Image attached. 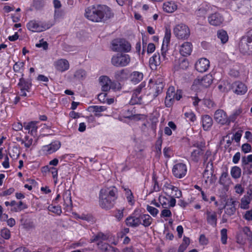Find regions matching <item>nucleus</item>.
<instances>
[{"mask_svg": "<svg viewBox=\"0 0 252 252\" xmlns=\"http://www.w3.org/2000/svg\"><path fill=\"white\" fill-rule=\"evenodd\" d=\"M85 17L96 23L104 22L113 16L111 9L105 5H92L85 9Z\"/></svg>", "mask_w": 252, "mask_h": 252, "instance_id": "nucleus-1", "label": "nucleus"}, {"mask_svg": "<svg viewBox=\"0 0 252 252\" xmlns=\"http://www.w3.org/2000/svg\"><path fill=\"white\" fill-rule=\"evenodd\" d=\"M117 189L113 186L102 189L99 194V206L105 209L111 208L117 198Z\"/></svg>", "mask_w": 252, "mask_h": 252, "instance_id": "nucleus-2", "label": "nucleus"}, {"mask_svg": "<svg viewBox=\"0 0 252 252\" xmlns=\"http://www.w3.org/2000/svg\"><path fill=\"white\" fill-rule=\"evenodd\" d=\"M108 236L101 232L98 233L96 235L92 237L90 239L91 243L96 242L98 248L102 251L107 252H120L119 250L112 247L107 243H103V241L106 240Z\"/></svg>", "mask_w": 252, "mask_h": 252, "instance_id": "nucleus-3", "label": "nucleus"}, {"mask_svg": "<svg viewBox=\"0 0 252 252\" xmlns=\"http://www.w3.org/2000/svg\"><path fill=\"white\" fill-rule=\"evenodd\" d=\"M54 25V23L50 21L42 22L33 20L27 24V28L32 32H40L50 29Z\"/></svg>", "mask_w": 252, "mask_h": 252, "instance_id": "nucleus-4", "label": "nucleus"}, {"mask_svg": "<svg viewBox=\"0 0 252 252\" xmlns=\"http://www.w3.org/2000/svg\"><path fill=\"white\" fill-rule=\"evenodd\" d=\"M171 31L167 29H166L164 36L163 39L162 44L160 50V53H159L160 60L162 63H165L169 60L168 51L169 50L168 45L170 41Z\"/></svg>", "mask_w": 252, "mask_h": 252, "instance_id": "nucleus-5", "label": "nucleus"}, {"mask_svg": "<svg viewBox=\"0 0 252 252\" xmlns=\"http://www.w3.org/2000/svg\"><path fill=\"white\" fill-rule=\"evenodd\" d=\"M213 77L210 74H207L201 78L195 79L191 86L192 90L198 92L203 89L208 88L212 84Z\"/></svg>", "mask_w": 252, "mask_h": 252, "instance_id": "nucleus-6", "label": "nucleus"}, {"mask_svg": "<svg viewBox=\"0 0 252 252\" xmlns=\"http://www.w3.org/2000/svg\"><path fill=\"white\" fill-rule=\"evenodd\" d=\"M111 49L114 52L127 53L131 50L130 44L123 38H116L111 43Z\"/></svg>", "mask_w": 252, "mask_h": 252, "instance_id": "nucleus-7", "label": "nucleus"}, {"mask_svg": "<svg viewBox=\"0 0 252 252\" xmlns=\"http://www.w3.org/2000/svg\"><path fill=\"white\" fill-rule=\"evenodd\" d=\"M131 58L128 54L117 53L113 55L111 59L112 64L116 67H125L128 65Z\"/></svg>", "mask_w": 252, "mask_h": 252, "instance_id": "nucleus-8", "label": "nucleus"}, {"mask_svg": "<svg viewBox=\"0 0 252 252\" xmlns=\"http://www.w3.org/2000/svg\"><path fill=\"white\" fill-rule=\"evenodd\" d=\"M238 47L240 52L244 55L252 54V38L249 36H243L240 39Z\"/></svg>", "mask_w": 252, "mask_h": 252, "instance_id": "nucleus-9", "label": "nucleus"}, {"mask_svg": "<svg viewBox=\"0 0 252 252\" xmlns=\"http://www.w3.org/2000/svg\"><path fill=\"white\" fill-rule=\"evenodd\" d=\"M174 33L178 39H187L190 35V31L187 26L183 24L176 25L174 28Z\"/></svg>", "mask_w": 252, "mask_h": 252, "instance_id": "nucleus-10", "label": "nucleus"}, {"mask_svg": "<svg viewBox=\"0 0 252 252\" xmlns=\"http://www.w3.org/2000/svg\"><path fill=\"white\" fill-rule=\"evenodd\" d=\"M187 165L183 162L175 163L172 169V173L174 177L178 179L184 177L187 174Z\"/></svg>", "mask_w": 252, "mask_h": 252, "instance_id": "nucleus-11", "label": "nucleus"}, {"mask_svg": "<svg viewBox=\"0 0 252 252\" xmlns=\"http://www.w3.org/2000/svg\"><path fill=\"white\" fill-rule=\"evenodd\" d=\"M214 118L218 124L221 125H228L230 123L226 113L222 109H218L215 111Z\"/></svg>", "mask_w": 252, "mask_h": 252, "instance_id": "nucleus-12", "label": "nucleus"}, {"mask_svg": "<svg viewBox=\"0 0 252 252\" xmlns=\"http://www.w3.org/2000/svg\"><path fill=\"white\" fill-rule=\"evenodd\" d=\"M61 146V144L60 141H54L49 144L43 146L41 148V151L45 155H51L58 151Z\"/></svg>", "mask_w": 252, "mask_h": 252, "instance_id": "nucleus-13", "label": "nucleus"}, {"mask_svg": "<svg viewBox=\"0 0 252 252\" xmlns=\"http://www.w3.org/2000/svg\"><path fill=\"white\" fill-rule=\"evenodd\" d=\"M192 45L190 42H184L179 43L178 46V50L180 55L183 57L189 56L192 51Z\"/></svg>", "mask_w": 252, "mask_h": 252, "instance_id": "nucleus-14", "label": "nucleus"}, {"mask_svg": "<svg viewBox=\"0 0 252 252\" xmlns=\"http://www.w3.org/2000/svg\"><path fill=\"white\" fill-rule=\"evenodd\" d=\"M137 211L134 212L129 217H128L126 220V224L129 227H136L140 225V215L137 213Z\"/></svg>", "mask_w": 252, "mask_h": 252, "instance_id": "nucleus-15", "label": "nucleus"}, {"mask_svg": "<svg viewBox=\"0 0 252 252\" xmlns=\"http://www.w3.org/2000/svg\"><path fill=\"white\" fill-rule=\"evenodd\" d=\"M208 23L213 26H220L224 21L223 16L219 12L210 14L208 17Z\"/></svg>", "mask_w": 252, "mask_h": 252, "instance_id": "nucleus-16", "label": "nucleus"}, {"mask_svg": "<svg viewBox=\"0 0 252 252\" xmlns=\"http://www.w3.org/2000/svg\"><path fill=\"white\" fill-rule=\"evenodd\" d=\"M124 118L138 120L141 119V115L140 114H134L132 111L129 109H123L120 112L118 119L121 121H123Z\"/></svg>", "mask_w": 252, "mask_h": 252, "instance_id": "nucleus-17", "label": "nucleus"}, {"mask_svg": "<svg viewBox=\"0 0 252 252\" xmlns=\"http://www.w3.org/2000/svg\"><path fill=\"white\" fill-rule=\"evenodd\" d=\"M158 201L163 208L173 207L176 203V199L173 197L170 196L169 198H167L164 195L159 196Z\"/></svg>", "mask_w": 252, "mask_h": 252, "instance_id": "nucleus-18", "label": "nucleus"}, {"mask_svg": "<svg viewBox=\"0 0 252 252\" xmlns=\"http://www.w3.org/2000/svg\"><path fill=\"white\" fill-rule=\"evenodd\" d=\"M210 66L209 61L205 58H200L197 60L195 64L196 70L199 72L206 71Z\"/></svg>", "mask_w": 252, "mask_h": 252, "instance_id": "nucleus-19", "label": "nucleus"}, {"mask_svg": "<svg viewBox=\"0 0 252 252\" xmlns=\"http://www.w3.org/2000/svg\"><path fill=\"white\" fill-rule=\"evenodd\" d=\"M143 87L144 86L141 84L133 91L132 96L129 102L131 105H135L141 103L142 98L141 95L140 94Z\"/></svg>", "mask_w": 252, "mask_h": 252, "instance_id": "nucleus-20", "label": "nucleus"}, {"mask_svg": "<svg viewBox=\"0 0 252 252\" xmlns=\"http://www.w3.org/2000/svg\"><path fill=\"white\" fill-rule=\"evenodd\" d=\"M54 65L56 70L60 72H64L69 68V63L68 61L64 59H60L56 61Z\"/></svg>", "mask_w": 252, "mask_h": 252, "instance_id": "nucleus-21", "label": "nucleus"}, {"mask_svg": "<svg viewBox=\"0 0 252 252\" xmlns=\"http://www.w3.org/2000/svg\"><path fill=\"white\" fill-rule=\"evenodd\" d=\"M175 95L174 87L173 86L169 87L166 92V96L165 99V104L166 107H170L172 105L174 101Z\"/></svg>", "mask_w": 252, "mask_h": 252, "instance_id": "nucleus-22", "label": "nucleus"}, {"mask_svg": "<svg viewBox=\"0 0 252 252\" xmlns=\"http://www.w3.org/2000/svg\"><path fill=\"white\" fill-rule=\"evenodd\" d=\"M194 147L196 148L191 153V158L192 160L195 162L198 161L200 157L203 154V150L201 145L197 143L194 145Z\"/></svg>", "mask_w": 252, "mask_h": 252, "instance_id": "nucleus-23", "label": "nucleus"}, {"mask_svg": "<svg viewBox=\"0 0 252 252\" xmlns=\"http://www.w3.org/2000/svg\"><path fill=\"white\" fill-rule=\"evenodd\" d=\"M37 124L38 122L35 121L25 123L24 124V127L25 129L28 131L29 133L34 136L37 135V129L38 128Z\"/></svg>", "mask_w": 252, "mask_h": 252, "instance_id": "nucleus-24", "label": "nucleus"}, {"mask_svg": "<svg viewBox=\"0 0 252 252\" xmlns=\"http://www.w3.org/2000/svg\"><path fill=\"white\" fill-rule=\"evenodd\" d=\"M189 62L187 59L180 58L178 60H176L174 63V67L176 70L180 69H186L189 66Z\"/></svg>", "mask_w": 252, "mask_h": 252, "instance_id": "nucleus-25", "label": "nucleus"}, {"mask_svg": "<svg viewBox=\"0 0 252 252\" xmlns=\"http://www.w3.org/2000/svg\"><path fill=\"white\" fill-rule=\"evenodd\" d=\"M211 6L208 3H203L195 11V14L199 17H204L206 14L210 11Z\"/></svg>", "mask_w": 252, "mask_h": 252, "instance_id": "nucleus-26", "label": "nucleus"}, {"mask_svg": "<svg viewBox=\"0 0 252 252\" xmlns=\"http://www.w3.org/2000/svg\"><path fill=\"white\" fill-rule=\"evenodd\" d=\"M99 81L103 91L107 92L110 89L111 80L108 76H101L99 78Z\"/></svg>", "mask_w": 252, "mask_h": 252, "instance_id": "nucleus-27", "label": "nucleus"}, {"mask_svg": "<svg viewBox=\"0 0 252 252\" xmlns=\"http://www.w3.org/2000/svg\"><path fill=\"white\" fill-rule=\"evenodd\" d=\"M149 64L151 68L153 70H156L158 66L160 64H162L160 60L158 53H155L150 58Z\"/></svg>", "mask_w": 252, "mask_h": 252, "instance_id": "nucleus-28", "label": "nucleus"}, {"mask_svg": "<svg viewBox=\"0 0 252 252\" xmlns=\"http://www.w3.org/2000/svg\"><path fill=\"white\" fill-rule=\"evenodd\" d=\"M234 92L239 95H243L247 91V87L242 82H236L234 84Z\"/></svg>", "mask_w": 252, "mask_h": 252, "instance_id": "nucleus-29", "label": "nucleus"}, {"mask_svg": "<svg viewBox=\"0 0 252 252\" xmlns=\"http://www.w3.org/2000/svg\"><path fill=\"white\" fill-rule=\"evenodd\" d=\"M163 10L167 13H172L177 9V5L174 1L165 2L163 4Z\"/></svg>", "mask_w": 252, "mask_h": 252, "instance_id": "nucleus-30", "label": "nucleus"}, {"mask_svg": "<svg viewBox=\"0 0 252 252\" xmlns=\"http://www.w3.org/2000/svg\"><path fill=\"white\" fill-rule=\"evenodd\" d=\"M207 215V221L210 225L215 226L217 224V214L215 212L207 211L206 213Z\"/></svg>", "mask_w": 252, "mask_h": 252, "instance_id": "nucleus-31", "label": "nucleus"}, {"mask_svg": "<svg viewBox=\"0 0 252 252\" xmlns=\"http://www.w3.org/2000/svg\"><path fill=\"white\" fill-rule=\"evenodd\" d=\"M140 224L143 225L145 227L150 226L153 221V219L148 214H140Z\"/></svg>", "mask_w": 252, "mask_h": 252, "instance_id": "nucleus-32", "label": "nucleus"}, {"mask_svg": "<svg viewBox=\"0 0 252 252\" xmlns=\"http://www.w3.org/2000/svg\"><path fill=\"white\" fill-rule=\"evenodd\" d=\"M143 78V74L139 71H135L130 75V81L134 84H137Z\"/></svg>", "mask_w": 252, "mask_h": 252, "instance_id": "nucleus-33", "label": "nucleus"}, {"mask_svg": "<svg viewBox=\"0 0 252 252\" xmlns=\"http://www.w3.org/2000/svg\"><path fill=\"white\" fill-rule=\"evenodd\" d=\"M202 126L205 130H209L213 125V120L209 115H204L202 118Z\"/></svg>", "mask_w": 252, "mask_h": 252, "instance_id": "nucleus-34", "label": "nucleus"}, {"mask_svg": "<svg viewBox=\"0 0 252 252\" xmlns=\"http://www.w3.org/2000/svg\"><path fill=\"white\" fill-rule=\"evenodd\" d=\"M123 189L125 191V195L128 204L130 205H134L135 199L132 191L128 188L124 187Z\"/></svg>", "mask_w": 252, "mask_h": 252, "instance_id": "nucleus-35", "label": "nucleus"}, {"mask_svg": "<svg viewBox=\"0 0 252 252\" xmlns=\"http://www.w3.org/2000/svg\"><path fill=\"white\" fill-rule=\"evenodd\" d=\"M241 169L237 166H233L230 170V174L231 177L234 179H237L241 177Z\"/></svg>", "mask_w": 252, "mask_h": 252, "instance_id": "nucleus-36", "label": "nucleus"}, {"mask_svg": "<svg viewBox=\"0 0 252 252\" xmlns=\"http://www.w3.org/2000/svg\"><path fill=\"white\" fill-rule=\"evenodd\" d=\"M231 180L228 176L227 172H223L219 179V183L223 186H225L230 182Z\"/></svg>", "mask_w": 252, "mask_h": 252, "instance_id": "nucleus-37", "label": "nucleus"}, {"mask_svg": "<svg viewBox=\"0 0 252 252\" xmlns=\"http://www.w3.org/2000/svg\"><path fill=\"white\" fill-rule=\"evenodd\" d=\"M251 202V198L249 196L244 195L241 199L240 207L242 209H248L249 208V204Z\"/></svg>", "mask_w": 252, "mask_h": 252, "instance_id": "nucleus-38", "label": "nucleus"}, {"mask_svg": "<svg viewBox=\"0 0 252 252\" xmlns=\"http://www.w3.org/2000/svg\"><path fill=\"white\" fill-rule=\"evenodd\" d=\"M90 109H91V111L95 113V115L96 117H100L101 115L99 114V113L105 111L107 108L104 106L94 105L90 106Z\"/></svg>", "mask_w": 252, "mask_h": 252, "instance_id": "nucleus-39", "label": "nucleus"}, {"mask_svg": "<svg viewBox=\"0 0 252 252\" xmlns=\"http://www.w3.org/2000/svg\"><path fill=\"white\" fill-rule=\"evenodd\" d=\"M176 129V126L175 123L172 121H170L168 123V126H166L164 128V132L166 135L170 136L172 133V129L173 130H175Z\"/></svg>", "mask_w": 252, "mask_h": 252, "instance_id": "nucleus-40", "label": "nucleus"}, {"mask_svg": "<svg viewBox=\"0 0 252 252\" xmlns=\"http://www.w3.org/2000/svg\"><path fill=\"white\" fill-rule=\"evenodd\" d=\"M218 37L221 40L222 43H225L228 39V36L226 31L221 30L218 31Z\"/></svg>", "mask_w": 252, "mask_h": 252, "instance_id": "nucleus-41", "label": "nucleus"}, {"mask_svg": "<svg viewBox=\"0 0 252 252\" xmlns=\"http://www.w3.org/2000/svg\"><path fill=\"white\" fill-rule=\"evenodd\" d=\"M63 199L64 200V205L67 207L70 206L72 205V200L70 192L69 191H65L63 194Z\"/></svg>", "mask_w": 252, "mask_h": 252, "instance_id": "nucleus-42", "label": "nucleus"}, {"mask_svg": "<svg viewBox=\"0 0 252 252\" xmlns=\"http://www.w3.org/2000/svg\"><path fill=\"white\" fill-rule=\"evenodd\" d=\"M26 208V205L24 204L23 202L20 201L18 203H17L16 205L14 206V207L11 208V211L13 212H19Z\"/></svg>", "mask_w": 252, "mask_h": 252, "instance_id": "nucleus-43", "label": "nucleus"}, {"mask_svg": "<svg viewBox=\"0 0 252 252\" xmlns=\"http://www.w3.org/2000/svg\"><path fill=\"white\" fill-rule=\"evenodd\" d=\"M48 210L57 215H60L62 213L61 207L60 206L50 205L48 207Z\"/></svg>", "mask_w": 252, "mask_h": 252, "instance_id": "nucleus-44", "label": "nucleus"}, {"mask_svg": "<svg viewBox=\"0 0 252 252\" xmlns=\"http://www.w3.org/2000/svg\"><path fill=\"white\" fill-rule=\"evenodd\" d=\"M126 72L124 69L118 70L115 73V78L119 80H124L126 78Z\"/></svg>", "mask_w": 252, "mask_h": 252, "instance_id": "nucleus-45", "label": "nucleus"}, {"mask_svg": "<svg viewBox=\"0 0 252 252\" xmlns=\"http://www.w3.org/2000/svg\"><path fill=\"white\" fill-rule=\"evenodd\" d=\"M18 85L20 87V89L29 90L31 87V84L23 78L20 79Z\"/></svg>", "mask_w": 252, "mask_h": 252, "instance_id": "nucleus-46", "label": "nucleus"}, {"mask_svg": "<svg viewBox=\"0 0 252 252\" xmlns=\"http://www.w3.org/2000/svg\"><path fill=\"white\" fill-rule=\"evenodd\" d=\"M33 139L29 136H25L24 138L21 140V143L24 144L27 148H30L32 144Z\"/></svg>", "mask_w": 252, "mask_h": 252, "instance_id": "nucleus-47", "label": "nucleus"}, {"mask_svg": "<svg viewBox=\"0 0 252 252\" xmlns=\"http://www.w3.org/2000/svg\"><path fill=\"white\" fill-rule=\"evenodd\" d=\"M184 115L185 118L188 121L194 122L196 120V116L191 111L185 112Z\"/></svg>", "mask_w": 252, "mask_h": 252, "instance_id": "nucleus-48", "label": "nucleus"}, {"mask_svg": "<svg viewBox=\"0 0 252 252\" xmlns=\"http://www.w3.org/2000/svg\"><path fill=\"white\" fill-rule=\"evenodd\" d=\"M24 63L22 62H18L13 65V70L16 72H21L23 70Z\"/></svg>", "mask_w": 252, "mask_h": 252, "instance_id": "nucleus-49", "label": "nucleus"}, {"mask_svg": "<svg viewBox=\"0 0 252 252\" xmlns=\"http://www.w3.org/2000/svg\"><path fill=\"white\" fill-rule=\"evenodd\" d=\"M86 76V71L83 69H80L76 71L74 74V76L79 80H82L85 78Z\"/></svg>", "mask_w": 252, "mask_h": 252, "instance_id": "nucleus-50", "label": "nucleus"}, {"mask_svg": "<svg viewBox=\"0 0 252 252\" xmlns=\"http://www.w3.org/2000/svg\"><path fill=\"white\" fill-rule=\"evenodd\" d=\"M146 209L147 211L154 217H156L159 212L157 208L149 205L147 206Z\"/></svg>", "mask_w": 252, "mask_h": 252, "instance_id": "nucleus-51", "label": "nucleus"}, {"mask_svg": "<svg viewBox=\"0 0 252 252\" xmlns=\"http://www.w3.org/2000/svg\"><path fill=\"white\" fill-rule=\"evenodd\" d=\"M221 241L223 244H226L227 243V229L223 228L220 231Z\"/></svg>", "mask_w": 252, "mask_h": 252, "instance_id": "nucleus-52", "label": "nucleus"}, {"mask_svg": "<svg viewBox=\"0 0 252 252\" xmlns=\"http://www.w3.org/2000/svg\"><path fill=\"white\" fill-rule=\"evenodd\" d=\"M236 212V207L234 206H226L225 209V213L231 216L235 214Z\"/></svg>", "mask_w": 252, "mask_h": 252, "instance_id": "nucleus-53", "label": "nucleus"}, {"mask_svg": "<svg viewBox=\"0 0 252 252\" xmlns=\"http://www.w3.org/2000/svg\"><path fill=\"white\" fill-rule=\"evenodd\" d=\"M175 188L176 187L171 185L169 182H165L164 184L163 189L166 191V192L168 193L169 190L173 191Z\"/></svg>", "mask_w": 252, "mask_h": 252, "instance_id": "nucleus-54", "label": "nucleus"}, {"mask_svg": "<svg viewBox=\"0 0 252 252\" xmlns=\"http://www.w3.org/2000/svg\"><path fill=\"white\" fill-rule=\"evenodd\" d=\"M35 46L37 48H42L44 50H46L48 49V44L43 39L39 40V42L36 43Z\"/></svg>", "mask_w": 252, "mask_h": 252, "instance_id": "nucleus-55", "label": "nucleus"}, {"mask_svg": "<svg viewBox=\"0 0 252 252\" xmlns=\"http://www.w3.org/2000/svg\"><path fill=\"white\" fill-rule=\"evenodd\" d=\"M164 87L163 83L161 82H159L158 83H157L154 86V89L156 90V93L158 94L160 93Z\"/></svg>", "mask_w": 252, "mask_h": 252, "instance_id": "nucleus-56", "label": "nucleus"}, {"mask_svg": "<svg viewBox=\"0 0 252 252\" xmlns=\"http://www.w3.org/2000/svg\"><path fill=\"white\" fill-rule=\"evenodd\" d=\"M1 236L5 239H9L11 236L10 230L7 228L2 229L1 231Z\"/></svg>", "mask_w": 252, "mask_h": 252, "instance_id": "nucleus-57", "label": "nucleus"}, {"mask_svg": "<svg viewBox=\"0 0 252 252\" xmlns=\"http://www.w3.org/2000/svg\"><path fill=\"white\" fill-rule=\"evenodd\" d=\"M172 216V213L168 208H164L161 212L160 217L161 218H169Z\"/></svg>", "mask_w": 252, "mask_h": 252, "instance_id": "nucleus-58", "label": "nucleus"}, {"mask_svg": "<svg viewBox=\"0 0 252 252\" xmlns=\"http://www.w3.org/2000/svg\"><path fill=\"white\" fill-rule=\"evenodd\" d=\"M50 172L51 173L53 179L55 180V183L57 184L58 176V172L57 169L53 167H50Z\"/></svg>", "mask_w": 252, "mask_h": 252, "instance_id": "nucleus-59", "label": "nucleus"}, {"mask_svg": "<svg viewBox=\"0 0 252 252\" xmlns=\"http://www.w3.org/2000/svg\"><path fill=\"white\" fill-rule=\"evenodd\" d=\"M242 113V110L240 109H237L235 110L233 114L229 116V120L230 122H233L236 119L237 116H238Z\"/></svg>", "mask_w": 252, "mask_h": 252, "instance_id": "nucleus-60", "label": "nucleus"}, {"mask_svg": "<svg viewBox=\"0 0 252 252\" xmlns=\"http://www.w3.org/2000/svg\"><path fill=\"white\" fill-rule=\"evenodd\" d=\"M242 151L244 153H248L252 152V148L250 144L245 143L242 145Z\"/></svg>", "mask_w": 252, "mask_h": 252, "instance_id": "nucleus-61", "label": "nucleus"}, {"mask_svg": "<svg viewBox=\"0 0 252 252\" xmlns=\"http://www.w3.org/2000/svg\"><path fill=\"white\" fill-rule=\"evenodd\" d=\"M234 189L237 194H242L244 192V189L241 184H236L234 187Z\"/></svg>", "mask_w": 252, "mask_h": 252, "instance_id": "nucleus-62", "label": "nucleus"}, {"mask_svg": "<svg viewBox=\"0 0 252 252\" xmlns=\"http://www.w3.org/2000/svg\"><path fill=\"white\" fill-rule=\"evenodd\" d=\"M121 84L118 82H112L111 83V88L114 91H117L121 89Z\"/></svg>", "mask_w": 252, "mask_h": 252, "instance_id": "nucleus-63", "label": "nucleus"}, {"mask_svg": "<svg viewBox=\"0 0 252 252\" xmlns=\"http://www.w3.org/2000/svg\"><path fill=\"white\" fill-rule=\"evenodd\" d=\"M242 162V164L245 165H248L249 162H252V155H248L246 159L243 158Z\"/></svg>", "mask_w": 252, "mask_h": 252, "instance_id": "nucleus-64", "label": "nucleus"}]
</instances>
